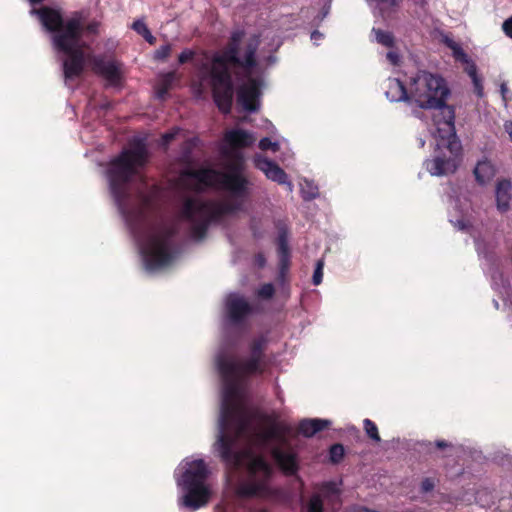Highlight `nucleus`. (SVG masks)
Returning <instances> with one entry per match:
<instances>
[{"mask_svg": "<svg viewBox=\"0 0 512 512\" xmlns=\"http://www.w3.org/2000/svg\"><path fill=\"white\" fill-rule=\"evenodd\" d=\"M409 85L411 98L420 108L439 110V114L434 116L440 137L437 146L445 147L449 153L441 152L426 161L427 170L435 176L454 173L459 165L462 146L456 135L454 107L446 103L451 93L446 80L438 74L420 70L411 78Z\"/></svg>", "mask_w": 512, "mask_h": 512, "instance_id": "4", "label": "nucleus"}, {"mask_svg": "<svg viewBox=\"0 0 512 512\" xmlns=\"http://www.w3.org/2000/svg\"><path fill=\"white\" fill-rule=\"evenodd\" d=\"M177 132L178 130L175 129L164 133L161 137L162 146L167 147L176 138Z\"/></svg>", "mask_w": 512, "mask_h": 512, "instance_id": "35", "label": "nucleus"}, {"mask_svg": "<svg viewBox=\"0 0 512 512\" xmlns=\"http://www.w3.org/2000/svg\"><path fill=\"white\" fill-rule=\"evenodd\" d=\"M290 432V427L284 424H273L265 431L258 434V438L264 444L269 441L278 442V446L287 445L288 439L287 434Z\"/></svg>", "mask_w": 512, "mask_h": 512, "instance_id": "18", "label": "nucleus"}, {"mask_svg": "<svg viewBox=\"0 0 512 512\" xmlns=\"http://www.w3.org/2000/svg\"><path fill=\"white\" fill-rule=\"evenodd\" d=\"M496 207L500 213H506L511 208L512 183L507 178L499 179L495 186Z\"/></svg>", "mask_w": 512, "mask_h": 512, "instance_id": "14", "label": "nucleus"}, {"mask_svg": "<svg viewBox=\"0 0 512 512\" xmlns=\"http://www.w3.org/2000/svg\"><path fill=\"white\" fill-rule=\"evenodd\" d=\"M436 446H437L438 448H440V449H443V448L447 447V446H448V444H447V442H445L444 440H438V441L436 442Z\"/></svg>", "mask_w": 512, "mask_h": 512, "instance_id": "44", "label": "nucleus"}, {"mask_svg": "<svg viewBox=\"0 0 512 512\" xmlns=\"http://www.w3.org/2000/svg\"><path fill=\"white\" fill-rule=\"evenodd\" d=\"M386 58L387 60L393 64V65H398L399 64V61H400V56L397 52L395 51H389L387 52L386 54Z\"/></svg>", "mask_w": 512, "mask_h": 512, "instance_id": "40", "label": "nucleus"}, {"mask_svg": "<svg viewBox=\"0 0 512 512\" xmlns=\"http://www.w3.org/2000/svg\"><path fill=\"white\" fill-rule=\"evenodd\" d=\"M363 427L366 435L374 442L378 443L381 441V437L378 432L377 425L370 419L366 418L363 421Z\"/></svg>", "mask_w": 512, "mask_h": 512, "instance_id": "25", "label": "nucleus"}, {"mask_svg": "<svg viewBox=\"0 0 512 512\" xmlns=\"http://www.w3.org/2000/svg\"><path fill=\"white\" fill-rule=\"evenodd\" d=\"M323 268H324V261L318 260L316 262L315 270L312 277V283L317 286L320 285L323 279Z\"/></svg>", "mask_w": 512, "mask_h": 512, "instance_id": "31", "label": "nucleus"}, {"mask_svg": "<svg viewBox=\"0 0 512 512\" xmlns=\"http://www.w3.org/2000/svg\"><path fill=\"white\" fill-rule=\"evenodd\" d=\"M91 63L93 71L110 83L115 84L120 80V71L114 61H106L103 57L94 56Z\"/></svg>", "mask_w": 512, "mask_h": 512, "instance_id": "15", "label": "nucleus"}, {"mask_svg": "<svg viewBox=\"0 0 512 512\" xmlns=\"http://www.w3.org/2000/svg\"><path fill=\"white\" fill-rule=\"evenodd\" d=\"M132 29L139 35H141L149 44L153 45L156 42V38L152 35L151 31L141 19L133 22Z\"/></svg>", "mask_w": 512, "mask_h": 512, "instance_id": "22", "label": "nucleus"}, {"mask_svg": "<svg viewBox=\"0 0 512 512\" xmlns=\"http://www.w3.org/2000/svg\"><path fill=\"white\" fill-rule=\"evenodd\" d=\"M505 130L509 134L510 139L512 141V122L511 121L505 123Z\"/></svg>", "mask_w": 512, "mask_h": 512, "instance_id": "43", "label": "nucleus"}, {"mask_svg": "<svg viewBox=\"0 0 512 512\" xmlns=\"http://www.w3.org/2000/svg\"><path fill=\"white\" fill-rule=\"evenodd\" d=\"M225 142L234 150L248 148L253 145L255 138L243 129H231L224 135Z\"/></svg>", "mask_w": 512, "mask_h": 512, "instance_id": "17", "label": "nucleus"}, {"mask_svg": "<svg viewBox=\"0 0 512 512\" xmlns=\"http://www.w3.org/2000/svg\"><path fill=\"white\" fill-rule=\"evenodd\" d=\"M268 338L265 335L254 337L248 343V356L238 359H221L218 368L225 384L221 409V433L217 446L222 461L229 473L245 467L247 478L238 483L235 494L240 498L272 499L278 490L271 486L274 474L272 465L262 455L250 450H235L237 440L245 435L252 425L254 414L237 400L241 384L249 377L262 375L267 367L266 349Z\"/></svg>", "mask_w": 512, "mask_h": 512, "instance_id": "1", "label": "nucleus"}, {"mask_svg": "<svg viewBox=\"0 0 512 512\" xmlns=\"http://www.w3.org/2000/svg\"><path fill=\"white\" fill-rule=\"evenodd\" d=\"M186 494L183 496V505L194 510L205 506L210 499L211 491L207 485L183 486Z\"/></svg>", "mask_w": 512, "mask_h": 512, "instance_id": "13", "label": "nucleus"}, {"mask_svg": "<svg viewBox=\"0 0 512 512\" xmlns=\"http://www.w3.org/2000/svg\"><path fill=\"white\" fill-rule=\"evenodd\" d=\"M328 456L330 463L334 465L339 464L345 456L344 446L340 443H335L331 445L329 448Z\"/></svg>", "mask_w": 512, "mask_h": 512, "instance_id": "24", "label": "nucleus"}, {"mask_svg": "<svg viewBox=\"0 0 512 512\" xmlns=\"http://www.w3.org/2000/svg\"><path fill=\"white\" fill-rule=\"evenodd\" d=\"M448 47L452 50L453 56L456 60L469 64V58L468 55L465 53V51L462 49V47L455 43L454 41H449L447 43Z\"/></svg>", "mask_w": 512, "mask_h": 512, "instance_id": "26", "label": "nucleus"}, {"mask_svg": "<svg viewBox=\"0 0 512 512\" xmlns=\"http://www.w3.org/2000/svg\"><path fill=\"white\" fill-rule=\"evenodd\" d=\"M271 456L279 468L287 475H294L299 469L297 454L287 445L274 446Z\"/></svg>", "mask_w": 512, "mask_h": 512, "instance_id": "10", "label": "nucleus"}, {"mask_svg": "<svg viewBox=\"0 0 512 512\" xmlns=\"http://www.w3.org/2000/svg\"><path fill=\"white\" fill-rule=\"evenodd\" d=\"M253 163L255 168L262 171L269 180L279 185L287 184L290 189L292 188V183L288 181L287 173L273 160L256 154L253 158Z\"/></svg>", "mask_w": 512, "mask_h": 512, "instance_id": "8", "label": "nucleus"}, {"mask_svg": "<svg viewBox=\"0 0 512 512\" xmlns=\"http://www.w3.org/2000/svg\"><path fill=\"white\" fill-rule=\"evenodd\" d=\"M88 14L84 10L75 11L67 19V27L60 35L53 37V44L57 51L66 55L63 61V74L65 79H75L85 70L86 56L84 48L87 47L82 40V22Z\"/></svg>", "mask_w": 512, "mask_h": 512, "instance_id": "6", "label": "nucleus"}, {"mask_svg": "<svg viewBox=\"0 0 512 512\" xmlns=\"http://www.w3.org/2000/svg\"><path fill=\"white\" fill-rule=\"evenodd\" d=\"M227 317L233 325L242 324L253 313L250 303L239 295H230L226 301Z\"/></svg>", "mask_w": 512, "mask_h": 512, "instance_id": "9", "label": "nucleus"}, {"mask_svg": "<svg viewBox=\"0 0 512 512\" xmlns=\"http://www.w3.org/2000/svg\"><path fill=\"white\" fill-rule=\"evenodd\" d=\"M502 30L507 37L512 39V16L503 22Z\"/></svg>", "mask_w": 512, "mask_h": 512, "instance_id": "38", "label": "nucleus"}, {"mask_svg": "<svg viewBox=\"0 0 512 512\" xmlns=\"http://www.w3.org/2000/svg\"><path fill=\"white\" fill-rule=\"evenodd\" d=\"M496 173L497 168L495 164L487 157L479 160L473 169L475 181L480 186L489 184L496 176Z\"/></svg>", "mask_w": 512, "mask_h": 512, "instance_id": "16", "label": "nucleus"}, {"mask_svg": "<svg viewBox=\"0 0 512 512\" xmlns=\"http://www.w3.org/2000/svg\"><path fill=\"white\" fill-rule=\"evenodd\" d=\"M279 250L282 254H286L288 252V246L286 237L284 234H280L278 238Z\"/></svg>", "mask_w": 512, "mask_h": 512, "instance_id": "39", "label": "nucleus"}, {"mask_svg": "<svg viewBox=\"0 0 512 512\" xmlns=\"http://www.w3.org/2000/svg\"><path fill=\"white\" fill-rule=\"evenodd\" d=\"M178 234L174 225H164L158 231L148 235L142 249L145 266L148 270H156L169 265L174 258L173 239Z\"/></svg>", "mask_w": 512, "mask_h": 512, "instance_id": "7", "label": "nucleus"}, {"mask_svg": "<svg viewBox=\"0 0 512 512\" xmlns=\"http://www.w3.org/2000/svg\"><path fill=\"white\" fill-rule=\"evenodd\" d=\"M465 70L467 74L470 76L471 80L479 77L477 74V67L474 63H470Z\"/></svg>", "mask_w": 512, "mask_h": 512, "instance_id": "41", "label": "nucleus"}, {"mask_svg": "<svg viewBox=\"0 0 512 512\" xmlns=\"http://www.w3.org/2000/svg\"><path fill=\"white\" fill-rule=\"evenodd\" d=\"M506 91H507V88H506L505 84H502L501 85V92H502L503 98H505V92Z\"/></svg>", "mask_w": 512, "mask_h": 512, "instance_id": "46", "label": "nucleus"}, {"mask_svg": "<svg viewBox=\"0 0 512 512\" xmlns=\"http://www.w3.org/2000/svg\"><path fill=\"white\" fill-rule=\"evenodd\" d=\"M274 293H275V288H274L273 284L266 283V284H263L258 289L257 295H258V297H260L262 299H271L273 297Z\"/></svg>", "mask_w": 512, "mask_h": 512, "instance_id": "30", "label": "nucleus"}, {"mask_svg": "<svg viewBox=\"0 0 512 512\" xmlns=\"http://www.w3.org/2000/svg\"><path fill=\"white\" fill-rule=\"evenodd\" d=\"M302 193L305 194V190L302 189ZM318 192H317V188L316 187H311V191L307 194V195H303L304 199H307V200H310V199H313L317 196Z\"/></svg>", "mask_w": 512, "mask_h": 512, "instance_id": "42", "label": "nucleus"}, {"mask_svg": "<svg viewBox=\"0 0 512 512\" xmlns=\"http://www.w3.org/2000/svg\"><path fill=\"white\" fill-rule=\"evenodd\" d=\"M321 495L324 497L336 496L339 497V489L335 482H324L320 487Z\"/></svg>", "mask_w": 512, "mask_h": 512, "instance_id": "28", "label": "nucleus"}, {"mask_svg": "<svg viewBox=\"0 0 512 512\" xmlns=\"http://www.w3.org/2000/svg\"><path fill=\"white\" fill-rule=\"evenodd\" d=\"M435 487V481L432 478H424L421 482V492L428 493Z\"/></svg>", "mask_w": 512, "mask_h": 512, "instance_id": "36", "label": "nucleus"}, {"mask_svg": "<svg viewBox=\"0 0 512 512\" xmlns=\"http://www.w3.org/2000/svg\"><path fill=\"white\" fill-rule=\"evenodd\" d=\"M175 80V72H168L159 82L156 90L157 98L164 100Z\"/></svg>", "mask_w": 512, "mask_h": 512, "instance_id": "21", "label": "nucleus"}, {"mask_svg": "<svg viewBox=\"0 0 512 512\" xmlns=\"http://www.w3.org/2000/svg\"><path fill=\"white\" fill-rule=\"evenodd\" d=\"M386 96L392 102L409 101L412 99L410 91L408 92L404 83L397 78H390L388 80Z\"/></svg>", "mask_w": 512, "mask_h": 512, "instance_id": "20", "label": "nucleus"}, {"mask_svg": "<svg viewBox=\"0 0 512 512\" xmlns=\"http://www.w3.org/2000/svg\"><path fill=\"white\" fill-rule=\"evenodd\" d=\"M307 512H324L323 500L320 494H313L307 504Z\"/></svg>", "mask_w": 512, "mask_h": 512, "instance_id": "27", "label": "nucleus"}, {"mask_svg": "<svg viewBox=\"0 0 512 512\" xmlns=\"http://www.w3.org/2000/svg\"><path fill=\"white\" fill-rule=\"evenodd\" d=\"M195 56V52L190 49L183 50L179 56H178V62L179 64H185L189 61H191Z\"/></svg>", "mask_w": 512, "mask_h": 512, "instance_id": "34", "label": "nucleus"}, {"mask_svg": "<svg viewBox=\"0 0 512 512\" xmlns=\"http://www.w3.org/2000/svg\"><path fill=\"white\" fill-rule=\"evenodd\" d=\"M244 36L243 29L232 31L222 52L215 54L212 58L209 71L212 97L218 109L224 114L230 113L233 105L234 83L230 66L242 69L246 76H250L258 65L257 51L261 43L260 36L257 34L250 36L241 49L240 44ZM260 95L259 80L249 77L247 82L239 87L237 100L245 111L255 112L259 109Z\"/></svg>", "mask_w": 512, "mask_h": 512, "instance_id": "3", "label": "nucleus"}, {"mask_svg": "<svg viewBox=\"0 0 512 512\" xmlns=\"http://www.w3.org/2000/svg\"><path fill=\"white\" fill-rule=\"evenodd\" d=\"M474 85V92L478 97H482L484 95V88L482 84V80L480 77L472 79Z\"/></svg>", "mask_w": 512, "mask_h": 512, "instance_id": "37", "label": "nucleus"}, {"mask_svg": "<svg viewBox=\"0 0 512 512\" xmlns=\"http://www.w3.org/2000/svg\"><path fill=\"white\" fill-rule=\"evenodd\" d=\"M172 52V46L171 44L167 43L164 45H161L155 52H154V59L158 61H165Z\"/></svg>", "mask_w": 512, "mask_h": 512, "instance_id": "29", "label": "nucleus"}, {"mask_svg": "<svg viewBox=\"0 0 512 512\" xmlns=\"http://www.w3.org/2000/svg\"><path fill=\"white\" fill-rule=\"evenodd\" d=\"M330 424L331 422L325 419H303L299 422L297 430L299 434L310 438L316 433L327 429Z\"/></svg>", "mask_w": 512, "mask_h": 512, "instance_id": "19", "label": "nucleus"}, {"mask_svg": "<svg viewBox=\"0 0 512 512\" xmlns=\"http://www.w3.org/2000/svg\"><path fill=\"white\" fill-rule=\"evenodd\" d=\"M85 21H86V19L82 22V27H83L82 34L84 32H86L87 34L97 35L99 32L100 23L98 21L94 20V21H91L88 24L84 25Z\"/></svg>", "mask_w": 512, "mask_h": 512, "instance_id": "33", "label": "nucleus"}, {"mask_svg": "<svg viewBox=\"0 0 512 512\" xmlns=\"http://www.w3.org/2000/svg\"><path fill=\"white\" fill-rule=\"evenodd\" d=\"M39 16L42 25L50 32L55 35L62 34L67 27V20L64 21L60 11L50 8L42 7L37 10H33Z\"/></svg>", "mask_w": 512, "mask_h": 512, "instance_id": "11", "label": "nucleus"}, {"mask_svg": "<svg viewBox=\"0 0 512 512\" xmlns=\"http://www.w3.org/2000/svg\"><path fill=\"white\" fill-rule=\"evenodd\" d=\"M259 148L262 151L271 150L273 152H277L279 150V144L277 142H273L270 138L264 137L259 141Z\"/></svg>", "mask_w": 512, "mask_h": 512, "instance_id": "32", "label": "nucleus"}, {"mask_svg": "<svg viewBox=\"0 0 512 512\" xmlns=\"http://www.w3.org/2000/svg\"><path fill=\"white\" fill-rule=\"evenodd\" d=\"M149 151L146 144L135 141L130 148H124L108 165L107 177L111 194L119 207L124 209L128 200V184L146 166Z\"/></svg>", "mask_w": 512, "mask_h": 512, "instance_id": "5", "label": "nucleus"}, {"mask_svg": "<svg viewBox=\"0 0 512 512\" xmlns=\"http://www.w3.org/2000/svg\"><path fill=\"white\" fill-rule=\"evenodd\" d=\"M209 470L202 459L194 460L189 463L188 468L182 475V486L206 485L209 476Z\"/></svg>", "mask_w": 512, "mask_h": 512, "instance_id": "12", "label": "nucleus"}, {"mask_svg": "<svg viewBox=\"0 0 512 512\" xmlns=\"http://www.w3.org/2000/svg\"><path fill=\"white\" fill-rule=\"evenodd\" d=\"M373 32L375 33V36H376V41L387 47V48H392L394 47L395 45V37L394 35L389 32V31H384L382 29H373Z\"/></svg>", "mask_w": 512, "mask_h": 512, "instance_id": "23", "label": "nucleus"}, {"mask_svg": "<svg viewBox=\"0 0 512 512\" xmlns=\"http://www.w3.org/2000/svg\"><path fill=\"white\" fill-rule=\"evenodd\" d=\"M321 36H322V34L319 31L315 30L311 34V39L316 40V39L320 38Z\"/></svg>", "mask_w": 512, "mask_h": 512, "instance_id": "45", "label": "nucleus"}, {"mask_svg": "<svg viewBox=\"0 0 512 512\" xmlns=\"http://www.w3.org/2000/svg\"><path fill=\"white\" fill-rule=\"evenodd\" d=\"M246 160L241 152L229 154V160L224 171L212 168L183 169L180 173L182 180L194 179L198 182L193 187L200 191V185L212 186L216 179L221 189L228 192L236 201L234 203H220L213 200H201L186 197L181 207V217L191 223V237L197 241L203 240L212 223L219 222L225 215L232 214L241 209L242 201L251 194V181L245 174Z\"/></svg>", "mask_w": 512, "mask_h": 512, "instance_id": "2", "label": "nucleus"}]
</instances>
